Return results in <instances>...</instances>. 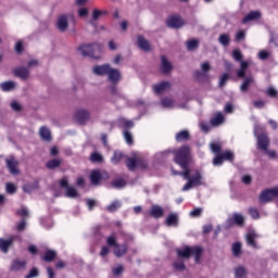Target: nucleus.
Listing matches in <instances>:
<instances>
[{"mask_svg":"<svg viewBox=\"0 0 278 278\" xmlns=\"http://www.w3.org/2000/svg\"><path fill=\"white\" fill-rule=\"evenodd\" d=\"M174 160L176 164L181 166V168L184 169V172L180 173V176L184 177V179L188 180V182L182 187L184 192L190 190L191 188H197L203 185V182L201 181V179H203L201 172H199L198 169H190L188 167V164H190V147L182 146L176 152Z\"/></svg>","mask_w":278,"mask_h":278,"instance_id":"nucleus-1","label":"nucleus"},{"mask_svg":"<svg viewBox=\"0 0 278 278\" xmlns=\"http://www.w3.org/2000/svg\"><path fill=\"white\" fill-rule=\"evenodd\" d=\"M176 253L178 257H180L181 260H190V257H192L193 255L195 260V264H200L201 256L203 255V249L199 245H195V247L186 245L184 248L177 249Z\"/></svg>","mask_w":278,"mask_h":278,"instance_id":"nucleus-2","label":"nucleus"},{"mask_svg":"<svg viewBox=\"0 0 278 278\" xmlns=\"http://www.w3.org/2000/svg\"><path fill=\"white\" fill-rule=\"evenodd\" d=\"M78 51L84 58H91L92 60H101V51H103V46L101 43H89L81 45L78 47Z\"/></svg>","mask_w":278,"mask_h":278,"instance_id":"nucleus-3","label":"nucleus"},{"mask_svg":"<svg viewBox=\"0 0 278 278\" xmlns=\"http://www.w3.org/2000/svg\"><path fill=\"white\" fill-rule=\"evenodd\" d=\"M126 166L128 170H136V168L147 170V168H149V162H147L144 157L134 154L131 157H126Z\"/></svg>","mask_w":278,"mask_h":278,"instance_id":"nucleus-4","label":"nucleus"},{"mask_svg":"<svg viewBox=\"0 0 278 278\" xmlns=\"http://www.w3.org/2000/svg\"><path fill=\"white\" fill-rule=\"evenodd\" d=\"M68 21L75 23V14L74 13H64L61 14L56 20V28L59 31H68Z\"/></svg>","mask_w":278,"mask_h":278,"instance_id":"nucleus-5","label":"nucleus"},{"mask_svg":"<svg viewBox=\"0 0 278 278\" xmlns=\"http://www.w3.org/2000/svg\"><path fill=\"white\" fill-rule=\"evenodd\" d=\"M274 199H278V187L265 189L258 197L260 203H270Z\"/></svg>","mask_w":278,"mask_h":278,"instance_id":"nucleus-6","label":"nucleus"},{"mask_svg":"<svg viewBox=\"0 0 278 278\" xmlns=\"http://www.w3.org/2000/svg\"><path fill=\"white\" fill-rule=\"evenodd\" d=\"M59 186L65 190V197L68 199H77V197H79L77 189L68 186L67 177H63L61 180H59Z\"/></svg>","mask_w":278,"mask_h":278,"instance_id":"nucleus-7","label":"nucleus"},{"mask_svg":"<svg viewBox=\"0 0 278 278\" xmlns=\"http://www.w3.org/2000/svg\"><path fill=\"white\" fill-rule=\"evenodd\" d=\"M200 70H197L193 73V77L195 79H198V81H203V79H205L207 77V73H210V71H212V65H210V62H203L200 65Z\"/></svg>","mask_w":278,"mask_h":278,"instance_id":"nucleus-8","label":"nucleus"},{"mask_svg":"<svg viewBox=\"0 0 278 278\" xmlns=\"http://www.w3.org/2000/svg\"><path fill=\"white\" fill-rule=\"evenodd\" d=\"M74 121H76L78 125H86V123L90 121V111L78 109L74 114Z\"/></svg>","mask_w":278,"mask_h":278,"instance_id":"nucleus-9","label":"nucleus"},{"mask_svg":"<svg viewBox=\"0 0 278 278\" xmlns=\"http://www.w3.org/2000/svg\"><path fill=\"white\" fill-rule=\"evenodd\" d=\"M5 164L11 175H21V170L18 169L20 163L14 156H10L5 159Z\"/></svg>","mask_w":278,"mask_h":278,"instance_id":"nucleus-10","label":"nucleus"},{"mask_svg":"<svg viewBox=\"0 0 278 278\" xmlns=\"http://www.w3.org/2000/svg\"><path fill=\"white\" fill-rule=\"evenodd\" d=\"M241 79L243 80L240 85V91L243 93L249 92V90L251 89V86H255V76L253 75H248V76L245 75Z\"/></svg>","mask_w":278,"mask_h":278,"instance_id":"nucleus-11","label":"nucleus"},{"mask_svg":"<svg viewBox=\"0 0 278 278\" xmlns=\"http://www.w3.org/2000/svg\"><path fill=\"white\" fill-rule=\"evenodd\" d=\"M257 140V147L260 151H266L268 147L270 146V138H268V135L261 134L256 137Z\"/></svg>","mask_w":278,"mask_h":278,"instance_id":"nucleus-12","label":"nucleus"},{"mask_svg":"<svg viewBox=\"0 0 278 278\" xmlns=\"http://www.w3.org/2000/svg\"><path fill=\"white\" fill-rule=\"evenodd\" d=\"M112 65L110 64H103V65H94L92 67L93 75H97L98 77H103L110 73V68Z\"/></svg>","mask_w":278,"mask_h":278,"instance_id":"nucleus-13","label":"nucleus"},{"mask_svg":"<svg viewBox=\"0 0 278 278\" xmlns=\"http://www.w3.org/2000/svg\"><path fill=\"white\" fill-rule=\"evenodd\" d=\"M108 10L100 11L98 9H93L91 20L88 21L89 25L97 27L96 21H99L100 16H108Z\"/></svg>","mask_w":278,"mask_h":278,"instance_id":"nucleus-14","label":"nucleus"},{"mask_svg":"<svg viewBox=\"0 0 278 278\" xmlns=\"http://www.w3.org/2000/svg\"><path fill=\"white\" fill-rule=\"evenodd\" d=\"M106 75H108V79H109V81H111V84H118V81H121L122 74L118 68L111 67L109 71V74H106Z\"/></svg>","mask_w":278,"mask_h":278,"instance_id":"nucleus-15","label":"nucleus"},{"mask_svg":"<svg viewBox=\"0 0 278 278\" xmlns=\"http://www.w3.org/2000/svg\"><path fill=\"white\" fill-rule=\"evenodd\" d=\"M167 26L172 27V29H181L184 26V20L179 16H172L167 20Z\"/></svg>","mask_w":278,"mask_h":278,"instance_id":"nucleus-16","label":"nucleus"},{"mask_svg":"<svg viewBox=\"0 0 278 278\" xmlns=\"http://www.w3.org/2000/svg\"><path fill=\"white\" fill-rule=\"evenodd\" d=\"M137 47H139L141 51H151V43L142 35L137 37Z\"/></svg>","mask_w":278,"mask_h":278,"instance_id":"nucleus-17","label":"nucleus"},{"mask_svg":"<svg viewBox=\"0 0 278 278\" xmlns=\"http://www.w3.org/2000/svg\"><path fill=\"white\" fill-rule=\"evenodd\" d=\"M13 75L20 79H29V68L27 67H17L13 70Z\"/></svg>","mask_w":278,"mask_h":278,"instance_id":"nucleus-18","label":"nucleus"},{"mask_svg":"<svg viewBox=\"0 0 278 278\" xmlns=\"http://www.w3.org/2000/svg\"><path fill=\"white\" fill-rule=\"evenodd\" d=\"M39 136L43 142H51V140H53V137L51 136V129H49L47 126L40 127Z\"/></svg>","mask_w":278,"mask_h":278,"instance_id":"nucleus-19","label":"nucleus"},{"mask_svg":"<svg viewBox=\"0 0 278 278\" xmlns=\"http://www.w3.org/2000/svg\"><path fill=\"white\" fill-rule=\"evenodd\" d=\"M129 248L127 247L126 243L123 244H116L115 248L113 249V253L115 257H123V255H127V251Z\"/></svg>","mask_w":278,"mask_h":278,"instance_id":"nucleus-20","label":"nucleus"},{"mask_svg":"<svg viewBox=\"0 0 278 278\" xmlns=\"http://www.w3.org/2000/svg\"><path fill=\"white\" fill-rule=\"evenodd\" d=\"M256 238H258V235L255 232V230H249V232L245 235V240L249 247L257 249V242H255Z\"/></svg>","mask_w":278,"mask_h":278,"instance_id":"nucleus-21","label":"nucleus"},{"mask_svg":"<svg viewBox=\"0 0 278 278\" xmlns=\"http://www.w3.org/2000/svg\"><path fill=\"white\" fill-rule=\"evenodd\" d=\"M258 18H262V12H260V11H251L250 13H248L243 17L242 24L247 25V23H249L251 21H258Z\"/></svg>","mask_w":278,"mask_h":278,"instance_id":"nucleus-22","label":"nucleus"},{"mask_svg":"<svg viewBox=\"0 0 278 278\" xmlns=\"http://www.w3.org/2000/svg\"><path fill=\"white\" fill-rule=\"evenodd\" d=\"M149 215L152 216V218H162V216H164V208L157 204H154L151 206Z\"/></svg>","mask_w":278,"mask_h":278,"instance_id":"nucleus-23","label":"nucleus"},{"mask_svg":"<svg viewBox=\"0 0 278 278\" xmlns=\"http://www.w3.org/2000/svg\"><path fill=\"white\" fill-rule=\"evenodd\" d=\"M162 62V73L163 75H168L173 71V63L168 61V59L164 55L161 56Z\"/></svg>","mask_w":278,"mask_h":278,"instance_id":"nucleus-24","label":"nucleus"},{"mask_svg":"<svg viewBox=\"0 0 278 278\" xmlns=\"http://www.w3.org/2000/svg\"><path fill=\"white\" fill-rule=\"evenodd\" d=\"M165 225L167 227H177L179 225V215L170 213L165 219Z\"/></svg>","mask_w":278,"mask_h":278,"instance_id":"nucleus-25","label":"nucleus"},{"mask_svg":"<svg viewBox=\"0 0 278 278\" xmlns=\"http://www.w3.org/2000/svg\"><path fill=\"white\" fill-rule=\"evenodd\" d=\"M16 88V83L14 80H8L0 84V89L3 92H12Z\"/></svg>","mask_w":278,"mask_h":278,"instance_id":"nucleus-26","label":"nucleus"},{"mask_svg":"<svg viewBox=\"0 0 278 278\" xmlns=\"http://www.w3.org/2000/svg\"><path fill=\"white\" fill-rule=\"evenodd\" d=\"M25 266H27V261L14 260L11 264V270L17 273L18 270H23Z\"/></svg>","mask_w":278,"mask_h":278,"instance_id":"nucleus-27","label":"nucleus"},{"mask_svg":"<svg viewBox=\"0 0 278 278\" xmlns=\"http://www.w3.org/2000/svg\"><path fill=\"white\" fill-rule=\"evenodd\" d=\"M168 88H170V83L168 81H163L153 86V90L156 94H162V92H164V90H168Z\"/></svg>","mask_w":278,"mask_h":278,"instance_id":"nucleus-28","label":"nucleus"},{"mask_svg":"<svg viewBox=\"0 0 278 278\" xmlns=\"http://www.w3.org/2000/svg\"><path fill=\"white\" fill-rule=\"evenodd\" d=\"M14 242V239H9V240H5V239H2L0 238V251H2V253H8L10 247H12Z\"/></svg>","mask_w":278,"mask_h":278,"instance_id":"nucleus-29","label":"nucleus"},{"mask_svg":"<svg viewBox=\"0 0 278 278\" xmlns=\"http://www.w3.org/2000/svg\"><path fill=\"white\" fill-rule=\"evenodd\" d=\"M60 166H62L61 159H52L46 164V167L49 168V170H55V168H60Z\"/></svg>","mask_w":278,"mask_h":278,"instance_id":"nucleus-30","label":"nucleus"},{"mask_svg":"<svg viewBox=\"0 0 278 278\" xmlns=\"http://www.w3.org/2000/svg\"><path fill=\"white\" fill-rule=\"evenodd\" d=\"M247 68H249V62L241 61L240 62V70L237 71V77L239 79H242V77H245L247 75Z\"/></svg>","mask_w":278,"mask_h":278,"instance_id":"nucleus-31","label":"nucleus"},{"mask_svg":"<svg viewBox=\"0 0 278 278\" xmlns=\"http://www.w3.org/2000/svg\"><path fill=\"white\" fill-rule=\"evenodd\" d=\"M225 123V116H223V113H217L213 118H211V125L213 127H218V125H223Z\"/></svg>","mask_w":278,"mask_h":278,"instance_id":"nucleus-32","label":"nucleus"},{"mask_svg":"<svg viewBox=\"0 0 278 278\" xmlns=\"http://www.w3.org/2000/svg\"><path fill=\"white\" fill-rule=\"evenodd\" d=\"M190 140V132L188 130H181L176 135L177 142H186Z\"/></svg>","mask_w":278,"mask_h":278,"instance_id":"nucleus-33","label":"nucleus"},{"mask_svg":"<svg viewBox=\"0 0 278 278\" xmlns=\"http://www.w3.org/2000/svg\"><path fill=\"white\" fill-rule=\"evenodd\" d=\"M40 188V185L38 181H35L34 184H26L23 186V191L26 192L27 194H31L34 190H38Z\"/></svg>","mask_w":278,"mask_h":278,"instance_id":"nucleus-34","label":"nucleus"},{"mask_svg":"<svg viewBox=\"0 0 278 278\" xmlns=\"http://www.w3.org/2000/svg\"><path fill=\"white\" fill-rule=\"evenodd\" d=\"M90 179L93 186H99V182L101 181V172L92 170L90 174Z\"/></svg>","mask_w":278,"mask_h":278,"instance_id":"nucleus-35","label":"nucleus"},{"mask_svg":"<svg viewBox=\"0 0 278 278\" xmlns=\"http://www.w3.org/2000/svg\"><path fill=\"white\" fill-rule=\"evenodd\" d=\"M247 275H249V271H247V268H244V266H238L237 268H235L236 278H247Z\"/></svg>","mask_w":278,"mask_h":278,"instance_id":"nucleus-36","label":"nucleus"},{"mask_svg":"<svg viewBox=\"0 0 278 278\" xmlns=\"http://www.w3.org/2000/svg\"><path fill=\"white\" fill-rule=\"evenodd\" d=\"M54 257H58V252L54 250H47L42 260H45V262H53Z\"/></svg>","mask_w":278,"mask_h":278,"instance_id":"nucleus-37","label":"nucleus"},{"mask_svg":"<svg viewBox=\"0 0 278 278\" xmlns=\"http://www.w3.org/2000/svg\"><path fill=\"white\" fill-rule=\"evenodd\" d=\"M186 47L189 51H197L199 49V41L197 39H189L186 41Z\"/></svg>","mask_w":278,"mask_h":278,"instance_id":"nucleus-38","label":"nucleus"},{"mask_svg":"<svg viewBox=\"0 0 278 278\" xmlns=\"http://www.w3.org/2000/svg\"><path fill=\"white\" fill-rule=\"evenodd\" d=\"M218 42L223 47H229V43L231 42V38L227 34H222L219 35Z\"/></svg>","mask_w":278,"mask_h":278,"instance_id":"nucleus-39","label":"nucleus"},{"mask_svg":"<svg viewBox=\"0 0 278 278\" xmlns=\"http://www.w3.org/2000/svg\"><path fill=\"white\" fill-rule=\"evenodd\" d=\"M232 218L235 220V225H238L239 227H243L244 226V216H242V214L233 213L232 214Z\"/></svg>","mask_w":278,"mask_h":278,"instance_id":"nucleus-40","label":"nucleus"},{"mask_svg":"<svg viewBox=\"0 0 278 278\" xmlns=\"http://www.w3.org/2000/svg\"><path fill=\"white\" fill-rule=\"evenodd\" d=\"M242 253V243L236 242L232 244V255L235 257H240V254Z\"/></svg>","mask_w":278,"mask_h":278,"instance_id":"nucleus-41","label":"nucleus"},{"mask_svg":"<svg viewBox=\"0 0 278 278\" xmlns=\"http://www.w3.org/2000/svg\"><path fill=\"white\" fill-rule=\"evenodd\" d=\"M111 186L117 189L125 188V186H127V181H125V179L117 178L111 182Z\"/></svg>","mask_w":278,"mask_h":278,"instance_id":"nucleus-42","label":"nucleus"},{"mask_svg":"<svg viewBox=\"0 0 278 278\" xmlns=\"http://www.w3.org/2000/svg\"><path fill=\"white\" fill-rule=\"evenodd\" d=\"M125 157V154L123 152L115 151L113 156L111 157L112 164H119V162Z\"/></svg>","mask_w":278,"mask_h":278,"instance_id":"nucleus-43","label":"nucleus"},{"mask_svg":"<svg viewBox=\"0 0 278 278\" xmlns=\"http://www.w3.org/2000/svg\"><path fill=\"white\" fill-rule=\"evenodd\" d=\"M90 161L93 162L94 164H101V162H103V155H101L98 152H93L90 155Z\"/></svg>","mask_w":278,"mask_h":278,"instance_id":"nucleus-44","label":"nucleus"},{"mask_svg":"<svg viewBox=\"0 0 278 278\" xmlns=\"http://www.w3.org/2000/svg\"><path fill=\"white\" fill-rule=\"evenodd\" d=\"M173 267L175 268V270H178L180 273H184V270H186V264L184 263V261H175L173 263Z\"/></svg>","mask_w":278,"mask_h":278,"instance_id":"nucleus-45","label":"nucleus"},{"mask_svg":"<svg viewBox=\"0 0 278 278\" xmlns=\"http://www.w3.org/2000/svg\"><path fill=\"white\" fill-rule=\"evenodd\" d=\"M124 138L126 142L129 144V147L134 144V136L131 135V132H129V130L127 129L124 130Z\"/></svg>","mask_w":278,"mask_h":278,"instance_id":"nucleus-46","label":"nucleus"},{"mask_svg":"<svg viewBox=\"0 0 278 278\" xmlns=\"http://www.w3.org/2000/svg\"><path fill=\"white\" fill-rule=\"evenodd\" d=\"M118 207H121V201H114L106 207V210H108V212H116V210H118Z\"/></svg>","mask_w":278,"mask_h":278,"instance_id":"nucleus-47","label":"nucleus"},{"mask_svg":"<svg viewBox=\"0 0 278 278\" xmlns=\"http://www.w3.org/2000/svg\"><path fill=\"white\" fill-rule=\"evenodd\" d=\"M249 214H250L251 218H253L254 220H257V218H260V211H257V208H255V207H250Z\"/></svg>","mask_w":278,"mask_h":278,"instance_id":"nucleus-48","label":"nucleus"},{"mask_svg":"<svg viewBox=\"0 0 278 278\" xmlns=\"http://www.w3.org/2000/svg\"><path fill=\"white\" fill-rule=\"evenodd\" d=\"M232 58L236 60V62H242V52L239 49H236L232 51Z\"/></svg>","mask_w":278,"mask_h":278,"instance_id":"nucleus-49","label":"nucleus"},{"mask_svg":"<svg viewBox=\"0 0 278 278\" xmlns=\"http://www.w3.org/2000/svg\"><path fill=\"white\" fill-rule=\"evenodd\" d=\"M223 160H226L227 162H233V152L231 151H226L222 153Z\"/></svg>","mask_w":278,"mask_h":278,"instance_id":"nucleus-50","label":"nucleus"},{"mask_svg":"<svg viewBox=\"0 0 278 278\" xmlns=\"http://www.w3.org/2000/svg\"><path fill=\"white\" fill-rule=\"evenodd\" d=\"M77 13H78L79 18H87L89 11H88V8H79Z\"/></svg>","mask_w":278,"mask_h":278,"instance_id":"nucleus-51","label":"nucleus"},{"mask_svg":"<svg viewBox=\"0 0 278 278\" xmlns=\"http://www.w3.org/2000/svg\"><path fill=\"white\" fill-rule=\"evenodd\" d=\"M17 215L27 220V218H29V211L26 207H23L17 211Z\"/></svg>","mask_w":278,"mask_h":278,"instance_id":"nucleus-52","label":"nucleus"},{"mask_svg":"<svg viewBox=\"0 0 278 278\" xmlns=\"http://www.w3.org/2000/svg\"><path fill=\"white\" fill-rule=\"evenodd\" d=\"M173 100L172 99H168V98H163L162 100H161V105L163 106V108H173Z\"/></svg>","mask_w":278,"mask_h":278,"instance_id":"nucleus-53","label":"nucleus"},{"mask_svg":"<svg viewBox=\"0 0 278 278\" xmlns=\"http://www.w3.org/2000/svg\"><path fill=\"white\" fill-rule=\"evenodd\" d=\"M11 109L13 112H22L23 105H21L17 101L11 102Z\"/></svg>","mask_w":278,"mask_h":278,"instance_id":"nucleus-54","label":"nucleus"},{"mask_svg":"<svg viewBox=\"0 0 278 278\" xmlns=\"http://www.w3.org/2000/svg\"><path fill=\"white\" fill-rule=\"evenodd\" d=\"M229 81V74H224L219 78V88L225 87V85Z\"/></svg>","mask_w":278,"mask_h":278,"instance_id":"nucleus-55","label":"nucleus"},{"mask_svg":"<svg viewBox=\"0 0 278 278\" xmlns=\"http://www.w3.org/2000/svg\"><path fill=\"white\" fill-rule=\"evenodd\" d=\"M170 153H173V151L166 150V151H163V152H160L159 154H156V157L159 160H166L168 157V155H170Z\"/></svg>","mask_w":278,"mask_h":278,"instance_id":"nucleus-56","label":"nucleus"},{"mask_svg":"<svg viewBox=\"0 0 278 278\" xmlns=\"http://www.w3.org/2000/svg\"><path fill=\"white\" fill-rule=\"evenodd\" d=\"M210 149L213 153H216L217 155L220 153V144L218 143H210Z\"/></svg>","mask_w":278,"mask_h":278,"instance_id":"nucleus-57","label":"nucleus"},{"mask_svg":"<svg viewBox=\"0 0 278 278\" xmlns=\"http://www.w3.org/2000/svg\"><path fill=\"white\" fill-rule=\"evenodd\" d=\"M117 83H111V86H109V92L113 96L116 97L118 94V89L116 88Z\"/></svg>","mask_w":278,"mask_h":278,"instance_id":"nucleus-58","label":"nucleus"},{"mask_svg":"<svg viewBox=\"0 0 278 278\" xmlns=\"http://www.w3.org/2000/svg\"><path fill=\"white\" fill-rule=\"evenodd\" d=\"M119 123L124 124L125 129H131L134 127V122L125 118H121Z\"/></svg>","mask_w":278,"mask_h":278,"instance_id":"nucleus-59","label":"nucleus"},{"mask_svg":"<svg viewBox=\"0 0 278 278\" xmlns=\"http://www.w3.org/2000/svg\"><path fill=\"white\" fill-rule=\"evenodd\" d=\"M201 214H203V208L201 207L194 208L193 211L190 212V216L192 218H198L199 216H201Z\"/></svg>","mask_w":278,"mask_h":278,"instance_id":"nucleus-60","label":"nucleus"},{"mask_svg":"<svg viewBox=\"0 0 278 278\" xmlns=\"http://www.w3.org/2000/svg\"><path fill=\"white\" fill-rule=\"evenodd\" d=\"M40 275V271H38V268L33 267L28 275L25 276V278H34L38 277Z\"/></svg>","mask_w":278,"mask_h":278,"instance_id":"nucleus-61","label":"nucleus"},{"mask_svg":"<svg viewBox=\"0 0 278 278\" xmlns=\"http://www.w3.org/2000/svg\"><path fill=\"white\" fill-rule=\"evenodd\" d=\"M123 270H125V267L123 265H118L117 267L113 268V275L118 277L123 275Z\"/></svg>","mask_w":278,"mask_h":278,"instance_id":"nucleus-62","label":"nucleus"},{"mask_svg":"<svg viewBox=\"0 0 278 278\" xmlns=\"http://www.w3.org/2000/svg\"><path fill=\"white\" fill-rule=\"evenodd\" d=\"M268 58H270V52H268L266 50H261L258 52V59L260 60H268Z\"/></svg>","mask_w":278,"mask_h":278,"instance_id":"nucleus-63","label":"nucleus"},{"mask_svg":"<svg viewBox=\"0 0 278 278\" xmlns=\"http://www.w3.org/2000/svg\"><path fill=\"white\" fill-rule=\"evenodd\" d=\"M7 192L9 194H14V192H16V186L12 182L7 184Z\"/></svg>","mask_w":278,"mask_h":278,"instance_id":"nucleus-64","label":"nucleus"}]
</instances>
